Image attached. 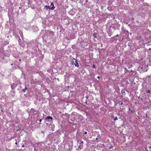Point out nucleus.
<instances>
[{
  "mask_svg": "<svg viewBox=\"0 0 151 151\" xmlns=\"http://www.w3.org/2000/svg\"><path fill=\"white\" fill-rule=\"evenodd\" d=\"M72 61L73 63H74V64L76 66L78 67H79V65L78 63V61L76 59H73Z\"/></svg>",
  "mask_w": 151,
  "mask_h": 151,
  "instance_id": "obj_1",
  "label": "nucleus"
},
{
  "mask_svg": "<svg viewBox=\"0 0 151 151\" xmlns=\"http://www.w3.org/2000/svg\"><path fill=\"white\" fill-rule=\"evenodd\" d=\"M45 7L47 9H51V10H53L55 8V7L54 6H52L51 7H50V6H45Z\"/></svg>",
  "mask_w": 151,
  "mask_h": 151,
  "instance_id": "obj_2",
  "label": "nucleus"
},
{
  "mask_svg": "<svg viewBox=\"0 0 151 151\" xmlns=\"http://www.w3.org/2000/svg\"><path fill=\"white\" fill-rule=\"evenodd\" d=\"M52 117L50 116H48L47 117V118H46V119H50L51 120H52Z\"/></svg>",
  "mask_w": 151,
  "mask_h": 151,
  "instance_id": "obj_3",
  "label": "nucleus"
},
{
  "mask_svg": "<svg viewBox=\"0 0 151 151\" xmlns=\"http://www.w3.org/2000/svg\"><path fill=\"white\" fill-rule=\"evenodd\" d=\"M27 89V88L25 87L22 90V91L23 92H25Z\"/></svg>",
  "mask_w": 151,
  "mask_h": 151,
  "instance_id": "obj_4",
  "label": "nucleus"
},
{
  "mask_svg": "<svg viewBox=\"0 0 151 151\" xmlns=\"http://www.w3.org/2000/svg\"><path fill=\"white\" fill-rule=\"evenodd\" d=\"M128 113H131L132 112V110H131L130 109V108H129V110L128 111Z\"/></svg>",
  "mask_w": 151,
  "mask_h": 151,
  "instance_id": "obj_5",
  "label": "nucleus"
},
{
  "mask_svg": "<svg viewBox=\"0 0 151 151\" xmlns=\"http://www.w3.org/2000/svg\"><path fill=\"white\" fill-rule=\"evenodd\" d=\"M97 34L94 33L93 34V36L95 38H96V37Z\"/></svg>",
  "mask_w": 151,
  "mask_h": 151,
  "instance_id": "obj_6",
  "label": "nucleus"
},
{
  "mask_svg": "<svg viewBox=\"0 0 151 151\" xmlns=\"http://www.w3.org/2000/svg\"><path fill=\"white\" fill-rule=\"evenodd\" d=\"M146 92L147 93H150L151 92V91L149 90H147L146 91Z\"/></svg>",
  "mask_w": 151,
  "mask_h": 151,
  "instance_id": "obj_7",
  "label": "nucleus"
},
{
  "mask_svg": "<svg viewBox=\"0 0 151 151\" xmlns=\"http://www.w3.org/2000/svg\"><path fill=\"white\" fill-rule=\"evenodd\" d=\"M118 119L117 117L116 116L114 119V121H116Z\"/></svg>",
  "mask_w": 151,
  "mask_h": 151,
  "instance_id": "obj_8",
  "label": "nucleus"
},
{
  "mask_svg": "<svg viewBox=\"0 0 151 151\" xmlns=\"http://www.w3.org/2000/svg\"><path fill=\"white\" fill-rule=\"evenodd\" d=\"M51 6H54L53 3L52 2L51 3Z\"/></svg>",
  "mask_w": 151,
  "mask_h": 151,
  "instance_id": "obj_9",
  "label": "nucleus"
},
{
  "mask_svg": "<svg viewBox=\"0 0 151 151\" xmlns=\"http://www.w3.org/2000/svg\"><path fill=\"white\" fill-rule=\"evenodd\" d=\"M83 144V141H81V145H82Z\"/></svg>",
  "mask_w": 151,
  "mask_h": 151,
  "instance_id": "obj_10",
  "label": "nucleus"
},
{
  "mask_svg": "<svg viewBox=\"0 0 151 151\" xmlns=\"http://www.w3.org/2000/svg\"><path fill=\"white\" fill-rule=\"evenodd\" d=\"M93 68H96L95 66L94 65H93Z\"/></svg>",
  "mask_w": 151,
  "mask_h": 151,
  "instance_id": "obj_11",
  "label": "nucleus"
},
{
  "mask_svg": "<svg viewBox=\"0 0 151 151\" xmlns=\"http://www.w3.org/2000/svg\"><path fill=\"white\" fill-rule=\"evenodd\" d=\"M42 133H43V134H44V132L43 131H42Z\"/></svg>",
  "mask_w": 151,
  "mask_h": 151,
  "instance_id": "obj_12",
  "label": "nucleus"
},
{
  "mask_svg": "<svg viewBox=\"0 0 151 151\" xmlns=\"http://www.w3.org/2000/svg\"><path fill=\"white\" fill-rule=\"evenodd\" d=\"M39 121L40 122H41L42 121V119H40V120Z\"/></svg>",
  "mask_w": 151,
  "mask_h": 151,
  "instance_id": "obj_13",
  "label": "nucleus"
},
{
  "mask_svg": "<svg viewBox=\"0 0 151 151\" xmlns=\"http://www.w3.org/2000/svg\"><path fill=\"white\" fill-rule=\"evenodd\" d=\"M87 134V132H85V134Z\"/></svg>",
  "mask_w": 151,
  "mask_h": 151,
  "instance_id": "obj_14",
  "label": "nucleus"
},
{
  "mask_svg": "<svg viewBox=\"0 0 151 151\" xmlns=\"http://www.w3.org/2000/svg\"><path fill=\"white\" fill-rule=\"evenodd\" d=\"M149 148L151 149V147H149Z\"/></svg>",
  "mask_w": 151,
  "mask_h": 151,
  "instance_id": "obj_15",
  "label": "nucleus"
},
{
  "mask_svg": "<svg viewBox=\"0 0 151 151\" xmlns=\"http://www.w3.org/2000/svg\"><path fill=\"white\" fill-rule=\"evenodd\" d=\"M15 144H16V145H17V142H16V143H15Z\"/></svg>",
  "mask_w": 151,
  "mask_h": 151,
  "instance_id": "obj_16",
  "label": "nucleus"
},
{
  "mask_svg": "<svg viewBox=\"0 0 151 151\" xmlns=\"http://www.w3.org/2000/svg\"><path fill=\"white\" fill-rule=\"evenodd\" d=\"M120 115V114H119H119H117V115Z\"/></svg>",
  "mask_w": 151,
  "mask_h": 151,
  "instance_id": "obj_17",
  "label": "nucleus"
},
{
  "mask_svg": "<svg viewBox=\"0 0 151 151\" xmlns=\"http://www.w3.org/2000/svg\"><path fill=\"white\" fill-rule=\"evenodd\" d=\"M118 36V35H117L116 36Z\"/></svg>",
  "mask_w": 151,
  "mask_h": 151,
  "instance_id": "obj_18",
  "label": "nucleus"
},
{
  "mask_svg": "<svg viewBox=\"0 0 151 151\" xmlns=\"http://www.w3.org/2000/svg\"><path fill=\"white\" fill-rule=\"evenodd\" d=\"M122 104V103L121 104Z\"/></svg>",
  "mask_w": 151,
  "mask_h": 151,
  "instance_id": "obj_19",
  "label": "nucleus"
},
{
  "mask_svg": "<svg viewBox=\"0 0 151 151\" xmlns=\"http://www.w3.org/2000/svg\"><path fill=\"white\" fill-rule=\"evenodd\" d=\"M98 78H99V77H98Z\"/></svg>",
  "mask_w": 151,
  "mask_h": 151,
  "instance_id": "obj_20",
  "label": "nucleus"
},
{
  "mask_svg": "<svg viewBox=\"0 0 151 151\" xmlns=\"http://www.w3.org/2000/svg\"><path fill=\"white\" fill-rule=\"evenodd\" d=\"M24 145H23V146H22V147H24Z\"/></svg>",
  "mask_w": 151,
  "mask_h": 151,
  "instance_id": "obj_21",
  "label": "nucleus"
},
{
  "mask_svg": "<svg viewBox=\"0 0 151 151\" xmlns=\"http://www.w3.org/2000/svg\"><path fill=\"white\" fill-rule=\"evenodd\" d=\"M80 147V145H79V147Z\"/></svg>",
  "mask_w": 151,
  "mask_h": 151,
  "instance_id": "obj_22",
  "label": "nucleus"
},
{
  "mask_svg": "<svg viewBox=\"0 0 151 151\" xmlns=\"http://www.w3.org/2000/svg\"><path fill=\"white\" fill-rule=\"evenodd\" d=\"M19 61H21V60H19Z\"/></svg>",
  "mask_w": 151,
  "mask_h": 151,
  "instance_id": "obj_23",
  "label": "nucleus"
},
{
  "mask_svg": "<svg viewBox=\"0 0 151 151\" xmlns=\"http://www.w3.org/2000/svg\"><path fill=\"white\" fill-rule=\"evenodd\" d=\"M150 76H151V74L150 75Z\"/></svg>",
  "mask_w": 151,
  "mask_h": 151,
  "instance_id": "obj_24",
  "label": "nucleus"
}]
</instances>
